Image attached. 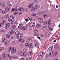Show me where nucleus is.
<instances>
[{
	"label": "nucleus",
	"instance_id": "f257e3e1",
	"mask_svg": "<svg viewBox=\"0 0 60 60\" xmlns=\"http://www.w3.org/2000/svg\"><path fill=\"white\" fill-rule=\"evenodd\" d=\"M20 32L19 31H18L16 32L15 33V35H17V38L19 39L18 41L19 42V41H21V42L22 43H23L25 41V38H24V39H22V34H20Z\"/></svg>",
	"mask_w": 60,
	"mask_h": 60
},
{
	"label": "nucleus",
	"instance_id": "f03ea898",
	"mask_svg": "<svg viewBox=\"0 0 60 60\" xmlns=\"http://www.w3.org/2000/svg\"><path fill=\"white\" fill-rule=\"evenodd\" d=\"M43 25H46L47 26H50L51 25V24L49 23V22H47V21H45L43 23Z\"/></svg>",
	"mask_w": 60,
	"mask_h": 60
},
{
	"label": "nucleus",
	"instance_id": "7ed1b4c3",
	"mask_svg": "<svg viewBox=\"0 0 60 60\" xmlns=\"http://www.w3.org/2000/svg\"><path fill=\"white\" fill-rule=\"evenodd\" d=\"M12 51H11V54H13L15 53V52L16 51V49L15 47H12L11 49Z\"/></svg>",
	"mask_w": 60,
	"mask_h": 60
},
{
	"label": "nucleus",
	"instance_id": "20e7f679",
	"mask_svg": "<svg viewBox=\"0 0 60 60\" xmlns=\"http://www.w3.org/2000/svg\"><path fill=\"white\" fill-rule=\"evenodd\" d=\"M10 27V24H6L5 25V29H8Z\"/></svg>",
	"mask_w": 60,
	"mask_h": 60
},
{
	"label": "nucleus",
	"instance_id": "39448f33",
	"mask_svg": "<svg viewBox=\"0 0 60 60\" xmlns=\"http://www.w3.org/2000/svg\"><path fill=\"white\" fill-rule=\"evenodd\" d=\"M44 54H45V53L44 52L41 53L39 56V59H41L42 57V56H43L44 55Z\"/></svg>",
	"mask_w": 60,
	"mask_h": 60
},
{
	"label": "nucleus",
	"instance_id": "423d86ee",
	"mask_svg": "<svg viewBox=\"0 0 60 60\" xmlns=\"http://www.w3.org/2000/svg\"><path fill=\"white\" fill-rule=\"evenodd\" d=\"M6 57V55L5 53H3L1 57V58L2 59H4Z\"/></svg>",
	"mask_w": 60,
	"mask_h": 60
},
{
	"label": "nucleus",
	"instance_id": "0eeeda50",
	"mask_svg": "<svg viewBox=\"0 0 60 60\" xmlns=\"http://www.w3.org/2000/svg\"><path fill=\"white\" fill-rule=\"evenodd\" d=\"M15 18L14 16L13 15H12L11 16H9L8 17V20H10L12 19H14Z\"/></svg>",
	"mask_w": 60,
	"mask_h": 60
},
{
	"label": "nucleus",
	"instance_id": "6e6552de",
	"mask_svg": "<svg viewBox=\"0 0 60 60\" xmlns=\"http://www.w3.org/2000/svg\"><path fill=\"white\" fill-rule=\"evenodd\" d=\"M24 10V8L23 7H21L19 8L18 9V11H22Z\"/></svg>",
	"mask_w": 60,
	"mask_h": 60
},
{
	"label": "nucleus",
	"instance_id": "1a4fd4ad",
	"mask_svg": "<svg viewBox=\"0 0 60 60\" xmlns=\"http://www.w3.org/2000/svg\"><path fill=\"white\" fill-rule=\"evenodd\" d=\"M6 22V21L5 20H4L2 21L1 22V24L4 25L5 24Z\"/></svg>",
	"mask_w": 60,
	"mask_h": 60
},
{
	"label": "nucleus",
	"instance_id": "9d476101",
	"mask_svg": "<svg viewBox=\"0 0 60 60\" xmlns=\"http://www.w3.org/2000/svg\"><path fill=\"white\" fill-rule=\"evenodd\" d=\"M33 54V52L32 51H30V53H28V55L29 56H32Z\"/></svg>",
	"mask_w": 60,
	"mask_h": 60
},
{
	"label": "nucleus",
	"instance_id": "9b49d317",
	"mask_svg": "<svg viewBox=\"0 0 60 60\" xmlns=\"http://www.w3.org/2000/svg\"><path fill=\"white\" fill-rule=\"evenodd\" d=\"M4 44L6 45H8L10 44V42L8 41H7L5 42Z\"/></svg>",
	"mask_w": 60,
	"mask_h": 60
},
{
	"label": "nucleus",
	"instance_id": "f8f14e48",
	"mask_svg": "<svg viewBox=\"0 0 60 60\" xmlns=\"http://www.w3.org/2000/svg\"><path fill=\"white\" fill-rule=\"evenodd\" d=\"M0 13H3V14H4V13H5V11H4V10L2 9H0Z\"/></svg>",
	"mask_w": 60,
	"mask_h": 60
},
{
	"label": "nucleus",
	"instance_id": "ddd939ff",
	"mask_svg": "<svg viewBox=\"0 0 60 60\" xmlns=\"http://www.w3.org/2000/svg\"><path fill=\"white\" fill-rule=\"evenodd\" d=\"M33 3H30L28 5V7H29V8H32V6H33Z\"/></svg>",
	"mask_w": 60,
	"mask_h": 60
},
{
	"label": "nucleus",
	"instance_id": "4468645a",
	"mask_svg": "<svg viewBox=\"0 0 60 60\" xmlns=\"http://www.w3.org/2000/svg\"><path fill=\"white\" fill-rule=\"evenodd\" d=\"M10 9V8L6 7L5 8V10L6 11H9Z\"/></svg>",
	"mask_w": 60,
	"mask_h": 60
},
{
	"label": "nucleus",
	"instance_id": "2eb2a0df",
	"mask_svg": "<svg viewBox=\"0 0 60 60\" xmlns=\"http://www.w3.org/2000/svg\"><path fill=\"white\" fill-rule=\"evenodd\" d=\"M34 28V25H33L31 26H30L29 29H30V30H32V29H33Z\"/></svg>",
	"mask_w": 60,
	"mask_h": 60
},
{
	"label": "nucleus",
	"instance_id": "dca6fc26",
	"mask_svg": "<svg viewBox=\"0 0 60 60\" xmlns=\"http://www.w3.org/2000/svg\"><path fill=\"white\" fill-rule=\"evenodd\" d=\"M46 29V27L45 26H43L41 28V30L43 31H44Z\"/></svg>",
	"mask_w": 60,
	"mask_h": 60
},
{
	"label": "nucleus",
	"instance_id": "f3484780",
	"mask_svg": "<svg viewBox=\"0 0 60 60\" xmlns=\"http://www.w3.org/2000/svg\"><path fill=\"white\" fill-rule=\"evenodd\" d=\"M14 32V31L12 30L11 31H10L8 33L9 34H12Z\"/></svg>",
	"mask_w": 60,
	"mask_h": 60
},
{
	"label": "nucleus",
	"instance_id": "a211bd4d",
	"mask_svg": "<svg viewBox=\"0 0 60 60\" xmlns=\"http://www.w3.org/2000/svg\"><path fill=\"white\" fill-rule=\"evenodd\" d=\"M59 45L58 44H56L55 45H54V48H55V49H57V48L58 47H59Z\"/></svg>",
	"mask_w": 60,
	"mask_h": 60
},
{
	"label": "nucleus",
	"instance_id": "6ab92c4d",
	"mask_svg": "<svg viewBox=\"0 0 60 60\" xmlns=\"http://www.w3.org/2000/svg\"><path fill=\"white\" fill-rule=\"evenodd\" d=\"M29 46L30 48H33L34 47V45H33L31 43L29 45Z\"/></svg>",
	"mask_w": 60,
	"mask_h": 60
},
{
	"label": "nucleus",
	"instance_id": "aec40b11",
	"mask_svg": "<svg viewBox=\"0 0 60 60\" xmlns=\"http://www.w3.org/2000/svg\"><path fill=\"white\" fill-rule=\"evenodd\" d=\"M53 49V48L52 46H51L49 48V51H52Z\"/></svg>",
	"mask_w": 60,
	"mask_h": 60
},
{
	"label": "nucleus",
	"instance_id": "412c9836",
	"mask_svg": "<svg viewBox=\"0 0 60 60\" xmlns=\"http://www.w3.org/2000/svg\"><path fill=\"white\" fill-rule=\"evenodd\" d=\"M26 55V53L25 52H23L21 54V56H24Z\"/></svg>",
	"mask_w": 60,
	"mask_h": 60
},
{
	"label": "nucleus",
	"instance_id": "4be33fe9",
	"mask_svg": "<svg viewBox=\"0 0 60 60\" xmlns=\"http://www.w3.org/2000/svg\"><path fill=\"white\" fill-rule=\"evenodd\" d=\"M38 21L39 22H42L43 20V19L41 18H39L38 19Z\"/></svg>",
	"mask_w": 60,
	"mask_h": 60
},
{
	"label": "nucleus",
	"instance_id": "5701e85b",
	"mask_svg": "<svg viewBox=\"0 0 60 60\" xmlns=\"http://www.w3.org/2000/svg\"><path fill=\"white\" fill-rule=\"evenodd\" d=\"M6 40V39H5V38H3L2 39V41L3 43H5Z\"/></svg>",
	"mask_w": 60,
	"mask_h": 60
},
{
	"label": "nucleus",
	"instance_id": "b1692460",
	"mask_svg": "<svg viewBox=\"0 0 60 60\" xmlns=\"http://www.w3.org/2000/svg\"><path fill=\"white\" fill-rule=\"evenodd\" d=\"M48 29H49V30H50V31H53V29L52 27H48Z\"/></svg>",
	"mask_w": 60,
	"mask_h": 60
},
{
	"label": "nucleus",
	"instance_id": "393cba45",
	"mask_svg": "<svg viewBox=\"0 0 60 60\" xmlns=\"http://www.w3.org/2000/svg\"><path fill=\"white\" fill-rule=\"evenodd\" d=\"M22 30H26V29H27V26H24L22 27Z\"/></svg>",
	"mask_w": 60,
	"mask_h": 60
},
{
	"label": "nucleus",
	"instance_id": "a878e982",
	"mask_svg": "<svg viewBox=\"0 0 60 60\" xmlns=\"http://www.w3.org/2000/svg\"><path fill=\"white\" fill-rule=\"evenodd\" d=\"M41 26V25L40 24L37 25L35 26L36 28H38V27H40Z\"/></svg>",
	"mask_w": 60,
	"mask_h": 60
},
{
	"label": "nucleus",
	"instance_id": "bb28decb",
	"mask_svg": "<svg viewBox=\"0 0 60 60\" xmlns=\"http://www.w3.org/2000/svg\"><path fill=\"white\" fill-rule=\"evenodd\" d=\"M11 47H10L8 49L7 52L8 53H10V52H11Z\"/></svg>",
	"mask_w": 60,
	"mask_h": 60
},
{
	"label": "nucleus",
	"instance_id": "cd10ccee",
	"mask_svg": "<svg viewBox=\"0 0 60 60\" xmlns=\"http://www.w3.org/2000/svg\"><path fill=\"white\" fill-rule=\"evenodd\" d=\"M44 19H46L48 17V15L46 14H44L43 16Z\"/></svg>",
	"mask_w": 60,
	"mask_h": 60
},
{
	"label": "nucleus",
	"instance_id": "c85d7f7f",
	"mask_svg": "<svg viewBox=\"0 0 60 60\" xmlns=\"http://www.w3.org/2000/svg\"><path fill=\"white\" fill-rule=\"evenodd\" d=\"M32 40L31 39H29L28 40V42H32Z\"/></svg>",
	"mask_w": 60,
	"mask_h": 60
},
{
	"label": "nucleus",
	"instance_id": "c756f323",
	"mask_svg": "<svg viewBox=\"0 0 60 60\" xmlns=\"http://www.w3.org/2000/svg\"><path fill=\"white\" fill-rule=\"evenodd\" d=\"M18 13L17 11H15L14 12V15H18Z\"/></svg>",
	"mask_w": 60,
	"mask_h": 60
},
{
	"label": "nucleus",
	"instance_id": "7c9ffc66",
	"mask_svg": "<svg viewBox=\"0 0 60 60\" xmlns=\"http://www.w3.org/2000/svg\"><path fill=\"white\" fill-rule=\"evenodd\" d=\"M9 23L11 25H12L13 24V21L11 20H10Z\"/></svg>",
	"mask_w": 60,
	"mask_h": 60
},
{
	"label": "nucleus",
	"instance_id": "2f4dec72",
	"mask_svg": "<svg viewBox=\"0 0 60 60\" xmlns=\"http://www.w3.org/2000/svg\"><path fill=\"white\" fill-rule=\"evenodd\" d=\"M4 49V48L3 47H0V50L2 51Z\"/></svg>",
	"mask_w": 60,
	"mask_h": 60
},
{
	"label": "nucleus",
	"instance_id": "473e14b6",
	"mask_svg": "<svg viewBox=\"0 0 60 60\" xmlns=\"http://www.w3.org/2000/svg\"><path fill=\"white\" fill-rule=\"evenodd\" d=\"M34 34L35 33H38V30L36 29H35L34 30Z\"/></svg>",
	"mask_w": 60,
	"mask_h": 60
},
{
	"label": "nucleus",
	"instance_id": "72a5a7b5",
	"mask_svg": "<svg viewBox=\"0 0 60 60\" xmlns=\"http://www.w3.org/2000/svg\"><path fill=\"white\" fill-rule=\"evenodd\" d=\"M16 27V25H13L12 26V27L13 29H15Z\"/></svg>",
	"mask_w": 60,
	"mask_h": 60
},
{
	"label": "nucleus",
	"instance_id": "f704fd0d",
	"mask_svg": "<svg viewBox=\"0 0 60 60\" xmlns=\"http://www.w3.org/2000/svg\"><path fill=\"white\" fill-rule=\"evenodd\" d=\"M22 26V24L21 23L19 25L18 27L19 28H20V27H21H21Z\"/></svg>",
	"mask_w": 60,
	"mask_h": 60
},
{
	"label": "nucleus",
	"instance_id": "c9c22d12",
	"mask_svg": "<svg viewBox=\"0 0 60 60\" xmlns=\"http://www.w3.org/2000/svg\"><path fill=\"white\" fill-rule=\"evenodd\" d=\"M1 6L2 7H5V5H4V3H2L1 4Z\"/></svg>",
	"mask_w": 60,
	"mask_h": 60
},
{
	"label": "nucleus",
	"instance_id": "e433bc0d",
	"mask_svg": "<svg viewBox=\"0 0 60 60\" xmlns=\"http://www.w3.org/2000/svg\"><path fill=\"white\" fill-rule=\"evenodd\" d=\"M50 52L52 56H54V52L53 51H52Z\"/></svg>",
	"mask_w": 60,
	"mask_h": 60
},
{
	"label": "nucleus",
	"instance_id": "4c0bfd02",
	"mask_svg": "<svg viewBox=\"0 0 60 60\" xmlns=\"http://www.w3.org/2000/svg\"><path fill=\"white\" fill-rule=\"evenodd\" d=\"M31 9L32 10H36V8L35 7H32Z\"/></svg>",
	"mask_w": 60,
	"mask_h": 60
},
{
	"label": "nucleus",
	"instance_id": "58836bf2",
	"mask_svg": "<svg viewBox=\"0 0 60 60\" xmlns=\"http://www.w3.org/2000/svg\"><path fill=\"white\" fill-rule=\"evenodd\" d=\"M47 21L48 22H49H49H50L51 21V20L50 19H48L47 20Z\"/></svg>",
	"mask_w": 60,
	"mask_h": 60
},
{
	"label": "nucleus",
	"instance_id": "ea45409f",
	"mask_svg": "<svg viewBox=\"0 0 60 60\" xmlns=\"http://www.w3.org/2000/svg\"><path fill=\"white\" fill-rule=\"evenodd\" d=\"M25 45L26 47H28L29 45V44L28 43H26L25 44Z\"/></svg>",
	"mask_w": 60,
	"mask_h": 60
},
{
	"label": "nucleus",
	"instance_id": "a19ab883",
	"mask_svg": "<svg viewBox=\"0 0 60 60\" xmlns=\"http://www.w3.org/2000/svg\"><path fill=\"white\" fill-rule=\"evenodd\" d=\"M27 19L29 20H32V18L31 17H29Z\"/></svg>",
	"mask_w": 60,
	"mask_h": 60
},
{
	"label": "nucleus",
	"instance_id": "79ce46f5",
	"mask_svg": "<svg viewBox=\"0 0 60 60\" xmlns=\"http://www.w3.org/2000/svg\"><path fill=\"white\" fill-rule=\"evenodd\" d=\"M11 11H16V9L14 8H13L11 9Z\"/></svg>",
	"mask_w": 60,
	"mask_h": 60
},
{
	"label": "nucleus",
	"instance_id": "37998d69",
	"mask_svg": "<svg viewBox=\"0 0 60 60\" xmlns=\"http://www.w3.org/2000/svg\"><path fill=\"white\" fill-rule=\"evenodd\" d=\"M9 17V15H7L5 16V18L7 19V18H8Z\"/></svg>",
	"mask_w": 60,
	"mask_h": 60
},
{
	"label": "nucleus",
	"instance_id": "c03bdc74",
	"mask_svg": "<svg viewBox=\"0 0 60 60\" xmlns=\"http://www.w3.org/2000/svg\"><path fill=\"white\" fill-rule=\"evenodd\" d=\"M35 36H38V35H39V34H38L37 33H34Z\"/></svg>",
	"mask_w": 60,
	"mask_h": 60
},
{
	"label": "nucleus",
	"instance_id": "a18cd8bd",
	"mask_svg": "<svg viewBox=\"0 0 60 60\" xmlns=\"http://www.w3.org/2000/svg\"><path fill=\"white\" fill-rule=\"evenodd\" d=\"M13 56H10V57H9V59L10 60H11V59H12L13 58Z\"/></svg>",
	"mask_w": 60,
	"mask_h": 60
},
{
	"label": "nucleus",
	"instance_id": "49530a36",
	"mask_svg": "<svg viewBox=\"0 0 60 60\" xmlns=\"http://www.w3.org/2000/svg\"><path fill=\"white\" fill-rule=\"evenodd\" d=\"M31 16H36V15L35 14H31Z\"/></svg>",
	"mask_w": 60,
	"mask_h": 60
},
{
	"label": "nucleus",
	"instance_id": "de8ad7c7",
	"mask_svg": "<svg viewBox=\"0 0 60 60\" xmlns=\"http://www.w3.org/2000/svg\"><path fill=\"white\" fill-rule=\"evenodd\" d=\"M58 54V52H55V54H56L55 56H56V55H57Z\"/></svg>",
	"mask_w": 60,
	"mask_h": 60
},
{
	"label": "nucleus",
	"instance_id": "09e8293b",
	"mask_svg": "<svg viewBox=\"0 0 60 60\" xmlns=\"http://www.w3.org/2000/svg\"><path fill=\"white\" fill-rule=\"evenodd\" d=\"M24 11H28V9L27 8H25L24 10Z\"/></svg>",
	"mask_w": 60,
	"mask_h": 60
},
{
	"label": "nucleus",
	"instance_id": "8fccbe9b",
	"mask_svg": "<svg viewBox=\"0 0 60 60\" xmlns=\"http://www.w3.org/2000/svg\"><path fill=\"white\" fill-rule=\"evenodd\" d=\"M41 12H39L38 13V15H41Z\"/></svg>",
	"mask_w": 60,
	"mask_h": 60
},
{
	"label": "nucleus",
	"instance_id": "3c124183",
	"mask_svg": "<svg viewBox=\"0 0 60 60\" xmlns=\"http://www.w3.org/2000/svg\"><path fill=\"white\" fill-rule=\"evenodd\" d=\"M13 58L14 59H17V56H14Z\"/></svg>",
	"mask_w": 60,
	"mask_h": 60
},
{
	"label": "nucleus",
	"instance_id": "603ef678",
	"mask_svg": "<svg viewBox=\"0 0 60 60\" xmlns=\"http://www.w3.org/2000/svg\"><path fill=\"white\" fill-rule=\"evenodd\" d=\"M6 36L7 38H9V37H10V35H8V34L6 35Z\"/></svg>",
	"mask_w": 60,
	"mask_h": 60
},
{
	"label": "nucleus",
	"instance_id": "864d4df0",
	"mask_svg": "<svg viewBox=\"0 0 60 60\" xmlns=\"http://www.w3.org/2000/svg\"><path fill=\"white\" fill-rule=\"evenodd\" d=\"M35 6L37 7H40V6L38 5H36Z\"/></svg>",
	"mask_w": 60,
	"mask_h": 60
},
{
	"label": "nucleus",
	"instance_id": "5fc2aeb1",
	"mask_svg": "<svg viewBox=\"0 0 60 60\" xmlns=\"http://www.w3.org/2000/svg\"><path fill=\"white\" fill-rule=\"evenodd\" d=\"M41 37H44V36L43 35H41Z\"/></svg>",
	"mask_w": 60,
	"mask_h": 60
},
{
	"label": "nucleus",
	"instance_id": "6e6d98bb",
	"mask_svg": "<svg viewBox=\"0 0 60 60\" xmlns=\"http://www.w3.org/2000/svg\"><path fill=\"white\" fill-rule=\"evenodd\" d=\"M34 2L35 3H37V1L36 0H34Z\"/></svg>",
	"mask_w": 60,
	"mask_h": 60
},
{
	"label": "nucleus",
	"instance_id": "4d7b16f0",
	"mask_svg": "<svg viewBox=\"0 0 60 60\" xmlns=\"http://www.w3.org/2000/svg\"><path fill=\"white\" fill-rule=\"evenodd\" d=\"M49 56H52V55L50 52L49 53Z\"/></svg>",
	"mask_w": 60,
	"mask_h": 60
},
{
	"label": "nucleus",
	"instance_id": "13d9d810",
	"mask_svg": "<svg viewBox=\"0 0 60 60\" xmlns=\"http://www.w3.org/2000/svg\"><path fill=\"white\" fill-rule=\"evenodd\" d=\"M49 56H52V55L50 52L49 53Z\"/></svg>",
	"mask_w": 60,
	"mask_h": 60
},
{
	"label": "nucleus",
	"instance_id": "bf43d9fd",
	"mask_svg": "<svg viewBox=\"0 0 60 60\" xmlns=\"http://www.w3.org/2000/svg\"><path fill=\"white\" fill-rule=\"evenodd\" d=\"M29 20H28V19H25V21L26 22H27V21H28Z\"/></svg>",
	"mask_w": 60,
	"mask_h": 60
},
{
	"label": "nucleus",
	"instance_id": "052dcab7",
	"mask_svg": "<svg viewBox=\"0 0 60 60\" xmlns=\"http://www.w3.org/2000/svg\"><path fill=\"white\" fill-rule=\"evenodd\" d=\"M32 58V57H30L28 60H31Z\"/></svg>",
	"mask_w": 60,
	"mask_h": 60
},
{
	"label": "nucleus",
	"instance_id": "680f3d73",
	"mask_svg": "<svg viewBox=\"0 0 60 60\" xmlns=\"http://www.w3.org/2000/svg\"><path fill=\"white\" fill-rule=\"evenodd\" d=\"M49 56L48 55L46 56V58H49Z\"/></svg>",
	"mask_w": 60,
	"mask_h": 60
},
{
	"label": "nucleus",
	"instance_id": "e2e57ef3",
	"mask_svg": "<svg viewBox=\"0 0 60 60\" xmlns=\"http://www.w3.org/2000/svg\"><path fill=\"white\" fill-rule=\"evenodd\" d=\"M32 23L33 24V25H34L35 24V23L34 22H32Z\"/></svg>",
	"mask_w": 60,
	"mask_h": 60
},
{
	"label": "nucleus",
	"instance_id": "0e129e2a",
	"mask_svg": "<svg viewBox=\"0 0 60 60\" xmlns=\"http://www.w3.org/2000/svg\"><path fill=\"white\" fill-rule=\"evenodd\" d=\"M23 58H20L19 59V60H22V59H23Z\"/></svg>",
	"mask_w": 60,
	"mask_h": 60
},
{
	"label": "nucleus",
	"instance_id": "69168bd1",
	"mask_svg": "<svg viewBox=\"0 0 60 60\" xmlns=\"http://www.w3.org/2000/svg\"><path fill=\"white\" fill-rule=\"evenodd\" d=\"M37 38L38 39H41V38L39 37H37Z\"/></svg>",
	"mask_w": 60,
	"mask_h": 60
},
{
	"label": "nucleus",
	"instance_id": "338daca9",
	"mask_svg": "<svg viewBox=\"0 0 60 60\" xmlns=\"http://www.w3.org/2000/svg\"><path fill=\"white\" fill-rule=\"evenodd\" d=\"M38 46V45H37L36 44L35 45V47H37Z\"/></svg>",
	"mask_w": 60,
	"mask_h": 60
},
{
	"label": "nucleus",
	"instance_id": "774afa93",
	"mask_svg": "<svg viewBox=\"0 0 60 60\" xmlns=\"http://www.w3.org/2000/svg\"><path fill=\"white\" fill-rule=\"evenodd\" d=\"M54 60H58V59L57 58H55L54 59Z\"/></svg>",
	"mask_w": 60,
	"mask_h": 60
}]
</instances>
